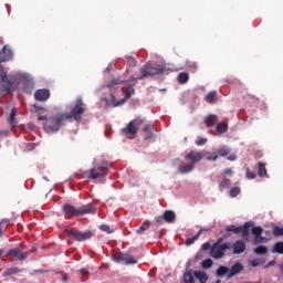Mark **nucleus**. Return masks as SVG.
<instances>
[{
    "label": "nucleus",
    "mask_w": 283,
    "mask_h": 283,
    "mask_svg": "<svg viewBox=\"0 0 283 283\" xmlns=\"http://www.w3.org/2000/svg\"><path fill=\"white\" fill-rule=\"evenodd\" d=\"M143 130H144L146 134H151V125L146 124V125L144 126Z\"/></svg>",
    "instance_id": "54"
},
{
    "label": "nucleus",
    "mask_w": 283,
    "mask_h": 283,
    "mask_svg": "<svg viewBox=\"0 0 283 283\" xmlns=\"http://www.w3.org/2000/svg\"><path fill=\"white\" fill-rule=\"evenodd\" d=\"M163 72H165V67L158 64L151 65L150 63H146L140 67V76L132 77V81H143V78H147L148 76H156L157 74H163Z\"/></svg>",
    "instance_id": "3"
},
{
    "label": "nucleus",
    "mask_w": 283,
    "mask_h": 283,
    "mask_svg": "<svg viewBox=\"0 0 283 283\" xmlns=\"http://www.w3.org/2000/svg\"><path fill=\"white\" fill-rule=\"evenodd\" d=\"M211 243L206 242L201 245V251H209V249H211Z\"/></svg>",
    "instance_id": "52"
},
{
    "label": "nucleus",
    "mask_w": 283,
    "mask_h": 283,
    "mask_svg": "<svg viewBox=\"0 0 283 283\" xmlns=\"http://www.w3.org/2000/svg\"><path fill=\"white\" fill-rule=\"evenodd\" d=\"M251 233L254 235L253 244H264L266 239L262 237V233H264V229H262V227H253L251 229Z\"/></svg>",
    "instance_id": "12"
},
{
    "label": "nucleus",
    "mask_w": 283,
    "mask_h": 283,
    "mask_svg": "<svg viewBox=\"0 0 283 283\" xmlns=\"http://www.w3.org/2000/svg\"><path fill=\"white\" fill-rule=\"evenodd\" d=\"M111 167H112V164L107 161H102L99 166L88 170L87 178L90 180H103L104 178H107V174H109Z\"/></svg>",
    "instance_id": "2"
},
{
    "label": "nucleus",
    "mask_w": 283,
    "mask_h": 283,
    "mask_svg": "<svg viewBox=\"0 0 283 283\" xmlns=\"http://www.w3.org/2000/svg\"><path fill=\"white\" fill-rule=\"evenodd\" d=\"M66 235L76 242H84V240H90L92 238V231L81 232L74 229H66Z\"/></svg>",
    "instance_id": "10"
},
{
    "label": "nucleus",
    "mask_w": 283,
    "mask_h": 283,
    "mask_svg": "<svg viewBox=\"0 0 283 283\" xmlns=\"http://www.w3.org/2000/svg\"><path fill=\"white\" fill-rule=\"evenodd\" d=\"M230 186H231V179H228V178H223L219 185L220 189H228V187Z\"/></svg>",
    "instance_id": "39"
},
{
    "label": "nucleus",
    "mask_w": 283,
    "mask_h": 283,
    "mask_svg": "<svg viewBox=\"0 0 283 283\" xmlns=\"http://www.w3.org/2000/svg\"><path fill=\"white\" fill-rule=\"evenodd\" d=\"M222 242H224V239H223V238H219V239L216 241V243L212 244V245L222 247V244H223Z\"/></svg>",
    "instance_id": "57"
},
{
    "label": "nucleus",
    "mask_w": 283,
    "mask_h": 283,
    "mask_svg": "<svg viewBox=\"0 0 283 283\" xmlns=\"http://www.w3.org/2000/svg\"><path fill=\"white\" fill-rule=\"evenodd\" d=\"M258 169H259L258 176L260 178H269V172L266 171V164H264L262 161L259 163L258 164Z\"/></svg>",
    "instance_id": "21"
},
{
    "label": "nucleus",
    "mask_w": 283,
    "mask_h": 283,
    "mask_svg": "<svg viewBox=\"0 0 283 283\" xmlns=\"http://www.w3.org/2000/svg\"><path fill=\"white\" fill-rule=\"evenodd\" d=\"M9 222H10V219H2L0 221V238H1V235H3V226L8 224Z\"/></svg>",
    "instance_id": "46"
},
{
    "label": "nucleus",
    "mask_w": 283,
    "mask_h": 283,
    "mask_svg": "<svg viewBox=\"0 0 283 283\" xmlns=\"http://www.w3.org/2000/svg\"><path fill=\"white\" fill-rule=\"evenodd\" d=\"M272 253H279L281 255L283 254V241H277L274 243Z\"/></svg>",
    "instance_id": "32"
},
{
    "label": "nucleus",
    "mask_w": 283,
    "mask_h": 283,
    "mask_svg": "<svg viewBox=\"0 0 283 283\" xmlns=\"http://www.w3.org/2000/svg\"><path fill=\"white\" fill-rule=\"evenodd\" d=\"M229 249H231L230 242L222 243V245H212L210 249V256L213 258V260H222V258L227 255Z\"/></svg>",
    "instance_id": "6"
},
{
    "label": "nucleus",
    "mask_w": 283,
    "mask_h": 283,
    "mask_svg": "<svg viewBox=\"0 0 283 283\" xmlns=\"http://www.w3.org/2000/svg\"><path fill=\"white\" fill-rule=\"evenodd\" d=\"M216 283H221V281H220V280H218V281H216Z\"/></svg>",
    "instance_id": "64"
},
{
    "label": "nucleus",
    "mask_w": 283,
    "mask_h": 283,
    "mask_svg": "<svg viewBox=\"0 0 283 283\" xmlns=\"http://www.w3.org/2000/svg\"><path fill=\"white\" fill-rule=\"evenodd\" d=\"M242 271H244V265H242V263H235L232 265L230 273H228V280L235 277V275H238V273H242Z\"/></svg>",
    "instance_id": "18"
},
{
    "label": "nucleus",
    "mask_w": 283,
    "mask_h": 283,
    "mask_svg": "<svg viewBox=\"0 0 283 283\" xmlns=\"http://www.w3.org/2000/svg\"><path fill=\"white\" fill-rule=\"evenodd\" d=\"M81 275H87L90 271L87 269L80 270Z\"/></svg>",
    "instance_id": "61"
},
{
    "label": "nucleus",
    "mask_w": 283,
    "mask_h": 283,
    "mask_svg": "<svg viewBox=\"0 0 283 283\" xmlns=\"http://www.w3.org/2000/svg\"><path fill=\"white\" fill-rule=\"evenodd\" d=\"M124 264L128 265V264H138V260H136V258L126 254L125 259H124Z\"/></svg>",
    "instance_id": "37"
},
{
    "label": "nucleus",
    "mask_w": 283,
    "mask_h": 283,
    "mask_svg": "<svg viewBox=\"0 0 283 283\" xmlns=\"http://www.w3.org/2000/svg\"><path fill=\"white\" fill-rule=\"evenodd\" d=\"M33 109H35V112H43V109H45L43 106H39L36 104H33Z\"/></svg>",
    "instance_id": "56"
},
{
    "label": "nucleus",
    "mask_w": 283,
    "mask_h": 283,
    "mask_svg": "<svg viewBox=\"0 0 283 283\" xmlns=\"http://www.w3.org/2000/svg\"><path fill=\"white\" fill-rule=\"evenodd\" d=\"M202 269H211L213 266V261L211 259H206L201 263Z\"/></svg>",
    "instance_id": "41"
},
{
    "label": "nucleus",
    "mask_w": 283,
    "mask_h": 283,
    "mask_svg": "<svg viewBox=\"0 0 283 283\" xmlns=\"http://www.w3.org/2000/svg\"><path fill=\"white\" fill-rule=\"evenodd\" d=\"M184 282L185 283H196V281L193 280V273L191 272V270L184 273Z\"/></svg>",
    "instance_id": "35"
},
{
    "label": "nucleus",
    "mask_w": 283,
    "mask_h": 283,
    "mask_svg": "<svg viewBox=\"0 0 283 283\" xmlns=\"http://www.w3.org/2000/svg\"><path fill=\"white\" fill-rule=\"evenodd\" d=\"M240 196V187H234L230 189V198H238Z\"/></svg>",
    "instance_id": "44"
},
{
    "label": "nucleus",
    "mask_w": 283,
    "mask_h": 283,
    "mask_svg": "<svg viewBox=\"0 0 283 283\" xmlns=\"http://www.w3.org/2000/svg\"><path fill=\"white\" fill-rule=\"evenodd\" d=\"M216 129L218 134H227V132H229V125L227 123H219Z\"/></svg>",
    "instance_id": "30"
},
{
    "label": "nucleus",
    "mask_w": 283,
    "mask_h": 283,
    "mask_svg": "<svg viewBox=\"0 0 283 283\" xmlns=\"http://www.w3.org/2000/svg\"><path fill=\"white\" fill-rule=\"evenodd\" d=\"M205 143H207V138H205V137H199L196 140V145H198V147H200L201 145H205Z\"/></svg>",
    "instance_id": "49"
},
{
    "label": "nucleus",
    "mask_w": 283,
    "mask_h": 283,
    "mask_svg": "<svg viewBox=\"0 0 283 283\" xmlns=\"http://www.w3.org/2000/svg\"><path fill=\"white\" fill-rule=\"evenodd\" d=\"M271 266H275V260L270 261L266 265H264V269H269Z\"/></svg>",
    "instance_id": "58"
},
{
    "label": "nucleus",
    "mask_w": 283,
    "mask_h": 283,
    "mask_svg": "<svg viewBox=\"0 0 283 283\" xmlns=\"http://www.w3.org/2000/svg\"><path fill=\"white\" fill-rule=\"evenodd\" d=\"M165 222H168V224H171L176 222V212L171 210H166L163 214Z\"/></svg>",
    "instance_id": "20"
},
{
    "label": "nucleus",
    "mask_w": 283,
    "mask_h": 283,
    "mask_svg": "<svg viewBox=\"0 0 283 283\" xmlns=\"http://www.w3.org/2000/svg\"><path fill=\"white\" fill-rule=\"evenodd\" d=\"M248 264H250V266H264V264H266V259L265 258H260V259H251L248 261Z\"/></svg>",
    "instance_id": "22"
},
{
    "label": "nucleus",
    "mask_w": 283,
    "mask_h": 283,
    "mask_svg": "<svg viewBox=\"0 0 283 283\" xmlns=\"http://www.w3.org/2000/svg\"><path fill=\"white\" fill-rule=\"evenodd\" d=\"M101 231H105L106 233H112V229L109 228V226L106 224H102L99 226Z\"/></svg>",
    "instance_id": "50"
},
{
    "label": "nucleus",
    "mask_w": 283,
    "mask_h": 283,
    "mask_svg": "<svg viewBox=\"0 0 283 283\" xmlns=\"http://www.w3.org/2000/svg\"><path fill=\"white\" fill-rule=\"evenodd\" d=\"M185 159L190 160L191 165H196V163H200V160H202V153L191 150L185 156Z\"/></svg>",
    "instance_id": "15"
},
{
    "label": "nucleus",
    "mask_w": 283,
    "mask_h": 283,
    "mask_svg": "<svg viewBox=\"0 0 283 283\" xmlns=\"http://www.w3.org/2000/svg\"><path fill=\"white\" fill-rule=\"evenodd\" d=\"M38 120H48V116L38 114Z\"/></svg>",
    "instance_id": "59"
},
{
    "label": "nucleus",
    "mask_w": 283,
    "mask_h": 283,
    "mask_svg": "<svg viewBox=\"0 0 283 283\" xmlns=\"http://www.w3.org/2000/svg\"><path fill=\"white\" fill-rule=\"evenodd\" d=\"M253 222H245L243 226H240L239 229L240 233H242V238L243 240H245V242H249V235L251 233V227H253Z\"/></svg>",
    "instance_id": "16"
},
{
    "label": "nucleus",
    "mask_w": 283,
    "mask_h": 283,
    "mask_svg": "<svg viewBox=\"0 0 283 283\" xmlns=\"http://www.w3.org/2000/svg\"><path fill=\"white\" fill-rule=\"evenodd\" d=\"M2 56H9L8 61H10V59H12V50H10L8 46H3Z\"/></svg>",
    "instance_id": "43"
},
{
    "label": "nucleus",
    "mask_w": 283,
    "mask_h": 283,
    "mask_svg": "<svg viewBox=\"0 0 283 283\" xmlns=\"http://www.w3.org/2000/svg\"><path fill=\"white\" fill-rule=\"evenodd\" d=\"M61 280L62 282H67V280H70V276L67 275V273L61 272Z\"/></svg>",
    "instance_id": "53"
},
{
    "label": "nucleus",
    "mask_w": 283,
    "mask_h": 283,
    "mask_svg": "<svg viewBox=\"0 0 283 283\" xmlns=\"http://www.w3.org/2000/svg\"><path fill=\"white\" fill-rule=\"evenodd\" d=\"M21 271H23L22 269L19 268H8L3 273V277H8L10 275H17L19 273H21Z\"/></svg>",
    "instance_id": "26"
},
{
    "label": "nucleus",
    "mask_w": 283,
    "mask_h": 283,
    "mask_svg": "<svg viewBox=\"0 0 283 283\" xmlns=\"http://www.w3.org/2000/svg\"><path fill=\"white\" fill-rule=\"evenodd\" d=\"M17 107H13L10 113L9 124L11 127H17Z\"/></svg>",
    "instance_id": "28"
},
{
    "label": "nucleus",
    "mask_w": 283,
    "mask_h": 283,
    "mask_svg": "<svg viewBox=\"0 0 283 283\" xmlns=\"http://www.w3.org/2000/svg\"><path fill=\"white\" fill-rule=\"evenodd\" d=\"M205 101L207 103H210L211 105H213L218 101V92L212 91V92L208 93L205 97Z\"/></svg>",
    "instance_id": "24"
},
{
    "label": "nucleus",
    "mask_w": 283,
    "mask_h": 283,
    "mask_svg": "<svg viewBox=\"0 0 283 283\" xmlns=\"http://www.w3.org/2000/svg\"><path fill=\"white\" fill-rule=\"evenodd\" d=\"M231 154V149L227 146H223L217 149L214 153H208L207 160H218V156H229Z\"/></svg>",
    "instance_id": "11"
},
{
    "label": "nucleus",
    "mask_w": 283,
    "mask_h": 283,
    "mask_svg": "<svg viewBox=\"0 0 283 283\" xmlns=\"http://www.w3.org/2000/svg\"><path fill=\"white\" fill-rule=\"evenodd\" d=\"M85 109H87V105L83 103V99L78 98L75 101V105L71 109V113H65V116L67 120H76L77 123H81V118L83 114H85Z\"/></svg>",
    "instance_id": "5"
},
{
    "label": "nucleus",
    "mask_w": 283,
    "mask_h": 283,
    "mask_svg": "<svg viewBox=\"0 0 283 283\" xmlns=\"http://www.w3.org/2000/svg\"><path fill=\"white\" fill-rule=\"evenodd\" d=\"M126 253L119 252V253H114L112 254V259L114 260V262H125V258H126Z\"/></svg>",
    "instance_id": "33"
},
{
    "label": "nucleus",
    "mask_w": 283,
    "mask_h": 283,
    "mask_svg": "<svg viewBox=\"0 0 283 283\" xmlns=\"http://www.w3.org/2000/svg\"><path fill=\"white\" fill-rule=\"evenodd\" d=\"M255 255H266L269 253V248L266 245H259L254 249Z\"/></svg>",
    "instance_id": "31"
},
{
    "label": "nucleus",
    "mask_w": 283,
    "mask_h": 283,
    "mask_svg": "<svg viewBox=\"0 0 283 283\" xmlns=\"http://www.w3.org/2000/svg\"><path fill=\"white\" fill-rule=\"evenodd\" d=\"M63 212L65 213L66 218H74V217H78L80 216V210L78 208L70 205V203H65L63 206Z\"/></svg>",
    "instance_id": "13"
},
{
    "label": "nucleus",
    "mask_w": 283,
    "mask_h": 283,
    "mask_svg": "<svg viewBox=\"0 0 283 283\" xmlns=\"http://www.w3.org/2000/svg\"><path fill=\"white\" fill-rule=\"evenodd\" d=\"M229 273V268L224 266V265H220L217 270V275L218 277H223V275H227Z\"/></svg>",
    "instance_id": "36"
},
{
    "label": "nucleus",
    "mask_w": 283,
    "mask_h": 283,
    "mask_svg": "<svg viewBox=\"0 0 283 283\" xmlns=\"http://www.w3.org/2000/svg\"><path fill=\"white\" fill-rule=\"evenodd\" d=\"M140 125H143V119H140V117H136L135 119L130 120L127 126L122 129L123 136H136Z\"/></svg>",
    "instance_id": "8"
},
{
    "label": "nucleus",
    "mask_w": 283,
    "mask_h": 283,
    "mask_svg": "<svg viewBox=\"0 0 283 283\" xmlns=\"http://www.w3.org/2000/svg\"><path fill=\"white\" fill-rule=\"evenodd\" d=\"M177 81L179 85H185L186 83H189V73H179L177 76Z\"/></svg>",
    "instance_id": "27"
},
{
    "label": "nucleus",
    "mask_w": 283,
    "mask_h": 283,
    "mask_svg": "<svg viewBox=\"0 0 283 283\" xmlns=\"http://www.w3.org/2000/svg\"><path fill=\"white\" fill-rule=\"evenodd\" d=\"M273 235H275V238L282 237L283 235V228L274 227L273 228Z\"/></svg>",
    "instance_id": "45"
},
{
    "label": "nucleus",
    "mask_w": 283,
    "mask_h": 283,
    "mask_svg": "<svg viewBox=\"0 0 283 283\" xmlns=\"http://www.w3.org/2000/svg\"><path fill=\"white\" fill-rule=\"evenodd\" d=\"M8 59H9V55L3 56V51H0V63L8 61Z\"/></svg>",
    "instance_id": "55"
},
{
    "label": "nucleus",
    "mask_w": 283,
    "mask_h": 283,
    "mask_svg": "<svg viewBox=\"0 0 283 283\" xmlns=\"http://www.w3.org/2000/svg\"><path fill=\"white\" fill-rule=\"evenodd\" d=\"M238 157L235 156V155H230L229 157H228V160H235Z\"/></svg>",
    "instance_id": "62"
},
{
    "label": "nucleus",
    "mask_w": 283,
    "mask_h": 283,
    "mask_svg": "<svg viewBox=\"0 0 283 283\" xmlns=\"http://www.w3.org/2000/svg\"><path fill=\"white\" fill-rule=\"evenodd\" d=\"M126 61L130 67H136V65L138 64V62L136 61V57L132 55L126 56Z\"/></svg>",
    "instance_id": "40"
},
{
    "label": "nucleus",
    "mask_w": 283,
    "mask_h": 283,
    "mask_svg": "<svg viewBox=\"0 0 283 283\" xmlns=\"http://www.w3.org/2000/svg\"><path fill=\"white\" fill-rule=\"evenodd\" d=\"M202 229L199 230V232L192 237V238H188L186 240V247H191V244H193V242H196V240H198V238H200V235H202Z\"/></svg>",
    "instance_id": "34"
},
{
    "label": "nucleus",
    "mask_w": 283,
    "mask_h": 283,
    "mask_svg": "<svg viewBox=\"0 0 283 283\" xmlns=\"http://www.w3.org/2000/svg\"><path fill=\"white\" fill-rule=\"evenodd\" d=\"M35 101H40L41 103L48 101L50 98V90L40 88L34 93Z\"/></svg>",
    "instance_id": "14"
},
{
    "label": "nucleus",
    "mask_w": 283,
    "mask_h": 283,
    "mask_svg": "<svg viewBox=\"0 0 283 283\" xmlns=\"http://www.w3.org/2000/svg\"><path fill=\"white\" fill-rule=\"evenodd\" d=\"M1 255H3V250H0V258H1Z\"/></svg>",
    "instance_id": "63"
},
{
    "label": "nucleus",
    "mask_w": 283,
    "mask_h": 283,
    "mask_svg": "<svg viewBox=\"0 0 283 283\" xmlns=\"http://www.w3.org/2000/svg\"><path fill=\"white\" fill-rule=\"evenodd\" d=\"M224 174H226V176H232L233 175V170H231V168H227L224 170Z\"/></svg>",
    "instance_id": "60"
},
{
    "label": "nucleus",
    "mask_w": 283,
    "mask_h": 283,
    "mask_svg": "<svg viewBox=\"0 0 283 283\" xmlns=\"http://www.w3.org/2000/svg\"><path fill=\"white\" fill-rule=\"evenodd\" d=\"M1 83H3L2 87L7 94H12V92L19 90V84L14 77H8V75L3 74L1 75Z\"/></svg>",
    "instance_id": "9"
},
{
    "label": "nucleus",
    "mask_w": 283,
    "mask_h": 283,
    "mask_svg": "<svg viewBox=\"0 0 283 283\" xmlns=\"http://www.w3.org/2000/svg\"><path fill=\"white\" fill-rule=\"evenodd\" d=\"M80 216H85L87 213L94 214L96 213V207H94L92 203L84 205L78 208Z\"/></svg>",
    "instance_id": "19"
},
{
    "label": "nucleus",
    "mask_w": 283,
    "mask_h": 283,
    "mask_svg": "<svg viewBox=\"0 0 283 283\" xmlns=\"http://www.w3.org/2000/svg\"><path fill=\"white\" fill-rule=\"evenodd\" d=\"M149 221H145L138 229H137V233L143 234L145 233V231L147 230V228H149Z\"/></svg>",
    "instance_id": "42"
},
{
    "label": "nucleus",
    "mask_w": 283,
    "mask_h": 283,
    "mask_svg": "<svg viewBox=\"0 0 283 283\" xmlns=\"http://www.w3.org/2000/svg\"><path fill=\"white\" fill-rule=\"evenodd\" d=\"M248 180H254V178H256L258 175H255V172L247 169V174H245Z\"/></svg>",
    "instance_id": "48"
},
{
    "label": "nucleus",
    "mask_w": 283,
    "mask_h": 283,
    "mask_svg": "<svg viewBox=\"0 0 283 283\" xmlns=\"http://www.w3.org/2000/svg\"><path fill=\"white\" fill-rule=\"evenodd\" d=\"M25 251V244L21 243L18 248L10 249L7 252V255L9 258H15L17 260H20V262H23V260L28 259V255L32 253V251Z\"/></svg>",
    "instance_id": "7"
},
{
    "label": "nucleus",
    "mask_w": 283,
    "mask_h": 283,
    "mask_svg": "<svg viewBox=\"0 0 283 283\" xmlns=\"http://www.w3.org/2000/svg\"><path fill=\"white\" fill-rule=\"evenodd\" d=\"M123 83H125V80H120L118 77L111 80L106 84V87L107 90H109V93H111V101H108L107 97H102L101 101L106 103V105H113V107H118L120 105H124L125 101H127L128 98H132V94H134V84L129 86L128 91H125V88H122L125 95L123 99L117 102L116 97L114 96V92L116 91V85H120Z\"/></svg>",
    "instance_id": "1"
},
{
    "label": "nucleus",
    "mask_w": 283,
    "mask_h": 283,
    "mask_svg": "<svg viewBox=\"0 0 283 283\" xmlns=\"http://www.w3.org/2000/svg\"><path fill=\"white\" fill-rule=\"evenodd\" d=\"M188 70H190V72H196V70H198V64H196V62L190 63Z\"/></svg>",
    "instance_id": "51"
},
{
    "label": "nucleus",
    "mask_w": 283,
    "mask_h": 283,
    "mask_svg": "<svg viewBox=\"0 0 283 283\" xmlns=\"http://www.w3.org/2000/svg\"><path fill=\"white\" fill-rule=\"evenodd\" d=\"M155 224L157 227H160V224H165V218L163 216L156 217L155 218Z\"/></svg>",
    "instance_id": "47"
},
{
    "label": "nucleus",
    "mask_w": 283,
    "mask_h": 283,
    "mask_svg": "<svg viewBox=\"0 0 283 283\" xmlns=\"http://www.w3.org/2000/svg\"><path fill=\"white\" fill-rule=\"evenodd\" d=\"M226 231H228V232H230V233H235V234H238V233H240L241 228L231 224V226H228V227L226 228Z\"/></svg>",
    "instance_id": "38"
},
{
    "label": "nucleus",
    "mask_w": 283,
    "mask_h": 283,
    "mask_svg": "<svg viewBox=\"0 0 283 283\" xmlns=\"http://www.w3.org/2000/svg\"><path fill=\"white\" fill-rule=\"evenodd\" d=\"M234 255H240V253H244L247 251V244L242 240H238L232 245Z\"/></svg>",
    "instance_id": "17"
},
{
    "label": "nucleus",
    "mask_w": 283,
    "mask_h": 283,
    "mask_svg": "<svg viewBox=\"0 0 283 283\" xmlns=\"http://www.w3.org/2000/svg\"><path fill=\"white\" fill-rule=\"evenodd\" d=\"M205 124L207 127H213L214 125H218V117L216 115H208L205 118Z\"/></svg>",
    "instance_id": "23"
},
{
    "label": "nucleus",
    "mask_w": 283,
    "mask_h": 283,
    "mask_svg": "<svg viewBox=\"0 0 283 283\" xmlns=\"http://www.w3.org/2000/svg\"><path fill=\"white\" fill-rule=\"evenodd\" d=\"M67 120L65 113H57L50 118V122L44 123V130L48 133L59 132L63 127V122Z\"/></svg>",
    "instance_id": "4"
},
{
    "label": "nucleus",
    "mask_w": 283,
    "mask_h": 283,
    "mask_svg": "<svg viewBox=\"0 0 283 283\" xmlns=\"http://www.w3.org/2000/svg\"><path fill=\"white\" fill-rule=\"evenodd\" d=\"M196 165L193 164H187V165H181L179 166V171L181 174H189L191 172L192 169H195Z\"/></svg>",
    "instance_id": "29"
},
{
    "label": "nucleus",
    "mask_w": 283,
    "mask_h": 283,
    "mask_svg": "<svg viewBox=\"0 0 283 283\" xmlns=\"http://www.w3.org/2000/svg\"><path fill=\"white\" fill-rule=\"evenodd\" d=\"M193 275L195 277H197V280H199L200 283H207V281L209 280V276L207 275V273L202 271H195Z\"/></svg>",
    "instance_id": "25"
}]
</instances>
